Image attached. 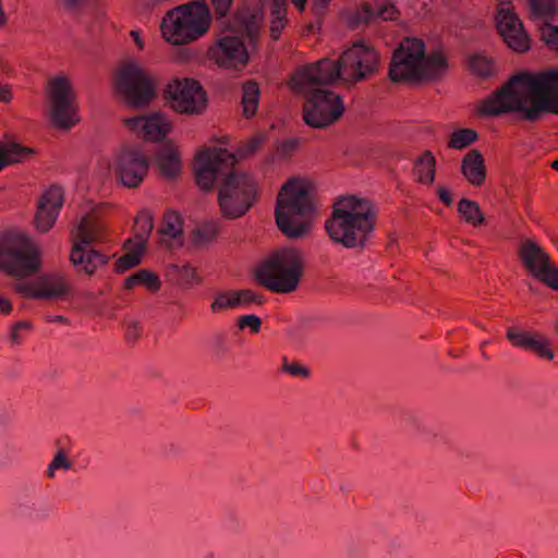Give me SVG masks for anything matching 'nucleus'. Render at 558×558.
<instances>
[{
    "instance_id": "nucleus-1",
    "label": "nucleus",
    "mask_w": 558,
    "mask_h": 558,
    "mask_svg": "<svg viewBox=\"0 0 558 558\" xmlns=\"http://www.w3.org/2000/svg\"><path fill=\"white\" fill-rule=\"evenodd\" d=\"M519 112L524 121H538L544 112L558 114V69L538 73L519 72L483 100L482 117Z\"/></svg>"
},
{
    "instance_id": "nucleus-2",
    "label": "nucleus",
    "mask_w": 558,
    "mask_h": 558,
    "mask_svg": "<svg viewBox=\"0 0 558 558\" xmlns=\"http://www.w3.org/2000/svg\"><path fill=\"white\" fill-rule=\"evenodd\" d=\"M376 218V207L371 199L340 196L325 221V231L333 243L363 251L375 230Z\"/></svg>"
},
{
    "instance_id": "nucleus-3",
    "label": "nucleus",
    "mask_w": 558,
    "mask_h": 558,
    "mask_svg": "<svg viewBox=\"0 0 558 558\" xmlns=\"http://www.w3.org/2000/svg\"><path fill=\"white\" fill-rule=\"evenodd\" d=\"M263 17V11L257 4L238 7L225 25V29L233 35L223 36L209 47L208 59L219 68L243 70L250 62L243 38L245 37L253 47L257 45Z\"/></svg>"
},
{
    "instance_id": "nucleus-4",
    "label": "nucleus",
    "mask_w": 558,
    "mask_h": 558,
    "mask_svg": "<svg viewBox=\"0 0 558 558\" xmlns=\"http://www.w3.org/2000/svg\"><path fill=\"white\" fill-rule=\"evenodd\" d=\"M315 210L314 201L307 189L292 178L281 186L277 195V227L288 239H303L311 232V218Z\"/></svg>"
},
{
    "instance_id": "nucleus-5",
    "label": "nucleus",
    "mask_w": 558,
    "mask_h": 558,
    "mask_svg": "<svg viewBox=\"0 0 558 558\" xmlns=\"http://www.w3.org/2000/svg\"><path fill=\"white\" fill-rule=\"evenodd\" d=\"M213 16L205 0H193L169 10L162 17L163 38L175 46L197 40L210 28Z\"/></svg>"
},
{
    "instance_id": "nucleus-6",
    "label": "nucleus",
    "mask_w": 558,
    "mask_h": 558,
    "mask_svg": "<svg viewBox=\"0 0 558 558\" xmlns=\"http://www.w3.org/2000/svg\"><path fill=\"white\" fill-rule=\"evenodd\" d=\"M304 274V258L295 247H282L269 255L256 271L259 284L276 293H291Z\"/></svg>"
},
{
    "instance_id": "nucleus-7",
    "label": "nucleus",
    "mask_w": 558,
    "mask_h": 558,
    "mask_svg": "<svg viewBox=\"0 0 558 558\" xmlns=\"http://www.w3.org/2000/svg\"><path fill=\"white\" fill-rule=\"evenodd\" d=\"M41 267L38 245L26 234H0V269L13 278L31 277Z\"/></svg>"
},
{
    "instance_id": "nucleus-8",
    "label": "nucleus",
    "mask_w": 558,
    "mask_h": 558,
    "mask_svg": "<svg viewBox=\"0 0 558 558\" xmlns=\"http://www.w3.org/2000/svg\"><path fill=\"white\" fill-rule=\"evenodd\" d=\"M218 185V205L226 219L245 216L258 201V184L248 173L235 170L233 166Z\"/></svg>"
},
{
    "instance_id": "nucleus-9",
    "label": "nucleus",
    "mask_w": 558,
    "mask_h": 558,
    "mask_svg": "<svg viewBox=\"0 0 558 558\" xmlns=\"http://www.w3.org/2000/svg\"><path fill=\"white\" fill-rule=\"evenodd\" d=\"M113 86L117 95L131 108H145L156 96L151 73L133 60L121 64L114 75Z\"/></svg>"
},
{
    "instance_id": "nucleus-10",
    "label": "nucleus",
    "mask_w": 558,
    "mask_h": 558,
    "mask_svg": "<svg viewBox=\"0 0 558 558\" xmlns=\"http://www.w3.org/2000/svg\"><path fill=\"white\" fill-rule=\"evenodd\" d=\"M305 97L303 120L314 129H325L337 122L344 112L342 97L326 88L311 87L306 90H294Z\"/></svg>"
},
{
    "instance_id": "nucleus-11",
    "label": "nucleus",
    "mask_w": 558,
    "mask_h": 558,
    "mask_svg": "<svg viewBox=\"0 0 558 558\" xmlns=\"http://www.w3.org/2000/svg\"><path fill=\"white\" fill-rule=\"evenodd\" d=\"M47 97L50 106L49 119L56 129L68 131L80 122L76 94L66 76L59 75L49 81Z\"/></svg>"
},
{
    "instance_id": "nucleus-12",
    "label": "nucleus",
    "mask_w": 558,
    "mask_h": 558,
    "mask_svg": "<svg viewBox=\"0 0 558 558\" xmlns=\"http://www.w3.org/2000/svg\"><path fill=\"white\" fill-rule=\"evenodd\" d=\"M425 44L415 37H405L393 50L389 64L388 77L392 83L420 82L421 61Z\"/></svg>"
},
{
    "instance_id": "nucleus-13",
    "label": "nucleus",
    "mask_w": 558,
    "mask_h": 558,
    "mask_svg": "<svg viewBox=\"0 0 558 558\" xmlns=\"http://www.w3.org/2000/svg\"><path fill=\"white\" fill-rule=\"evenodd\" d=\"M195 182L197 186L205 193L214 187V183L218 185L226 178L229 170L236 165V157L227 148L206 147L201 149L196 157Z\"/></svg>"
},
{
    "instance_id": "nucleus-14",
    "label": "nucleus",
    "mask_w": 558,
    "mask_h": 558,
    "mask_svg": "<svg viewBox=\"0 0 558 558\" xmlns=\"http://www.w3.org/2000/svg\"><path fill=\"white\" fill-rule=\"evenodd\" d=\"M165 98L171 101V108L175 112L186 116H199L208 106L206 90L192 77L172 78L166 85Z\"/></svg>"
},
{
    "instance_id": "nucleus-15",
    "label": "nucleus",
    "mask_w": 558,
    "mask_h": 558,
    "mask_svg": "<svg viewBox=\"0 0 558 558\" xmlns=\"http://www.w3.org/2000/svg\"><path fill=\"white\" fill-rule=\"evenodd\" d=\"M343 68L340 58H323L295 70L290 86L293 90H306L311 87L325 88L342 77Z\"/></svg>"
},
{
    "instance_id": "nucleus-16",
    "label": "nucleus",
    "mask_w": 558,
    "mask_h": 558,
    "mask_svg": "<svg viewBox=\"0 0 558 558\" xmlns=\"http://www.w3.org/2000/svg\"><path fill=\"white\" fill-rule=\"evenodd\" d=\"M518 257L524 269L538 281L558 291V267L534 240H525L518 247Z\"/></svg>"
},
{
    "instance_id": "nucleus-17",
    "label": "nucleus",
    "mask_w": 558,
    "mask_h": 558,
    "mask_svg": "<svg viewBox=\"0 0 558 558\" xmlns=\"http://www.w3.org/2000/svg\"><path fill=\"white\" fill-rule=\"evenodd\" d=\"M340 60L343 71H347L345 81L350 83L368 80L378 71V53L363 40L353 43L341 53Z\"/></svg>"
},
{
    "instance_id": "nucleus-18",
    "label": "nucleus",
    "mask_w": 558,
    "mask_h": 558,
    "mask_svg": "<svg viewBox=\"0 0 558 558\" xmlns=\"http://www.w3.org/2000/svg\"><path fill=\"white\" fill-rule=\"evenodd\" d=\"M149 161L137 145H123L114 157V173L120 182L136 189L148 173Z\"/></svg>"
},
{
    "instance_id": "nucleus-19",
    "label": "nucleus",
    "mask_w": 558,
    "mask_h": 558,
    "mask_svg": "<svg viewBox=\"0 0 558 558\" xmlns=\"http://www.w3.org/2000/svg\"><path fill=\"white\" fill-rule=\"evenodd\" d=\"M495 20L497 31L509 48L519 53L530 50V37L512 9L499 8Z\"/></svg>"
},
{
    "instance_id": "nucleus-20",
    "label": "nucleus",
    "mask_w": 558,
    "mask_h": 558,
    "mask_svg": "<svg viewBox=\"0 0 558 558\" xmlns=\"http://www.w3.org/2000/svg\"><path fill=\"white\" fill-rule=\"evenodd\" d=\"M63 202V190L54 184L39 196L33 219V226L38 232L47 233L53 228Z\"/></svg>"
},
{
    "instance_id": "nucleus-21",
    "label": "nucleus",
    "mask_w": 558,
    "mask_h": 558,
    "mask_svg": "<svg viewBox=\"0 0 558 558\" xmlns=\"http://www.w3.org/2000/svg\"><path fill=\"white\" fill-rule=\"evenodd\" d=\"M69 259L77 275L92 278L109 264L111 256L93 246L72 243Z\"/></svg>"
},
{
    "instance_id": "nucleus-22",
    "label": "nucleus",
    "mask_w": 558,
    "mask_h": 558,
    "mask_svg": "<svg viewBox=\"0 0 558 558\" xmlns=\"http://www.w3.org/2000/svg\"><path fill=\"white\" fill-rule=\"evenodd\" d=\"M98 207L93 208L90 213L81 218L75 230L71 232L72 243L92 246L94 243L105 241L106 227L98 219Z\"/></svg>"
},
{
    "instance_id": "nucleus-23",
    "label": "nucleus",
    "mask_w": 558,
    "mask_h": 558,
    "mask_svg": "<svg viewBox=\"0 0 558 558\" xmlns=\"http://www.w3.org/2000/svg\"><path fill=\"white\" fill-rule=\"evenodd\" d=\"M460 171L469 184L474 187L483 186L487 178L483 154L476 148L469 150L461 160Z\"/></svg>"
},
{
    "instance_id": "nucleus-24",
    "label": "nucleus",
    "mask_w": 558,
    "mask_h": 558,
    "mask_svg": "<svg viewBox=\"0 0 558 558\" xmlns=\"http://www.w3.org/2000/svg\"><path fill=\"white\" fill-rule=\"evenodd\" d=\"M156 163L160 173L167 179H174L181 172V159L178 148L167 141L156 153Z\"/></svg>"
},
{
    "instance_id": "nucleus-25",
    "label": "nucleus",
    "mask_w": 558,
    "mask_h": 558,
    "mask_svg": "<svg viewBox=\"0 0 558 558\" xmlns=\"http://www.w3.org/2000/svg\"><path fill=\"white\" fill-rule=\"evenodd\" d=\"M449 65L445 53L437 49L430 51L428 54L424 53L421 61V76L422 81H437L441 78L447 72Z\"/></svg>"
},
{
    "instance_id": "nucleus-26",
    "label": "nucleus",
    "mask_w": 558,
    "mask_h": 558,
    "mask_svg": "<svg viewBox=\"0 0 558 558\" xmlns=\"http://www.w3.org/2000/svg\"><path fill=\"white\" fill-rule=\"evenodd\" d=\"M436 158L430 150H424L414 161L416 182L433 185L436 178Z\"/></svg>"
},
{
    "instance_id": "nucleus-27",
    "label": "nucleus",
    "mask_w": 558,
    "mask_h": 558,
    "mask_svg": "<svg viewBox=\"0 0 558 558\" xmlns=\"http://www.w3.org/2000/svg\"><path fill=\"white\" fill-rule=\"evenodd\" d=\"M123 248L129 250V252L119 257L113 265V270L118 274L138 266L142 262V256L146 252L145 244L134 243L132 239H128L124 242Z\"/></svg>"
},
{
    "instance_id": "nucleus-28",
    "label": "nucleus",
    "mask_w": 558,
    "mask_h": 558,
    "mask_svg": "<svg viewBox=\"0 0 558 558\" xmlns=\"http://www.w3.org/2000/svg\"><path fill=\"white\" fill-rule=\"evenodd\" d=\"M157 232L160 236V242L167 243V245H171V240L182 238L183 228L180 215L173 210H167L162 216Z\"/></svg>"
},
{
    "instance_id": "nucleus-29",
    "label": "nucleus",
    "mask_w": 558,
    "mask_h": 558,
    "mask_svg": "<svg viewBox=\"0 0 558 558\" xmlns=\"http://www.w3.org/2000/svg\"><path fill=\"white\" fill-rule=\"evenodd\" d=\"M34 154L35 151L33 148L22 146L19 143L0 142V171L7 166L22 162Z\"/></svg>"
},
{
    "instance_id": "nucleus-30",
    "label": "nucleus",
    "mask_w": 558,
    "mask_h": 558,
    "mask_svg": "<svg viewBox=\"0 0 558 558\" xmlns=\"http://www.w3.org/2000/svg\"><path fill=\"white\" fill-rule=\"evenodd\" d=\"M41 293H37L43 299H58L68 293L65 279L58 274L44 275L38 280Z\"/></svg>"
},
{
    "instance_id": "nucleus-31",
    "label": "nucleus",
    "mask_w": 558,
    "mask_h": 558,
    "mask_svg": "<svg viewBox=\"0 0 558 558\" xmlns=\"http://www.w3.org/2000/svg\"><path fill=\"white\" fill-rule=\"evenodd\" d=\"M143 128V138L151 142L161 141L171 131V124L159 113L145 116Z\"/></svg>"
},
{
    "instance_id": "nucleus-32",
    "label": "nucleus",
    "mask_w": 558,
    "mask_h": 558,
    "mask_svg": "<svg viewBox=\"0 0 558 558\" xmlns=\"http://www.w3.org/2000/svg\"><path fill=\"white\" fill-rule=\"evenodd\" d=\"M220 231L221 226L218 221H205L191 232V243L194 247L202 248L216 241Z\"/></svg>"
},
{
    "instance_id": "nucleus-33",
    "label": "nucleus",
    "mask_w": 558,
    "mask_h": 558,
    "mask_svg": "<svg viewBox=\"0 0 558 558\" xmlns=\"http://www.w3.org/2000/svg\"><path fill=\"white\" fill-rule=\"evenodd\" d=\"M136 286H144L148 291L157 292L161 287V281L155 272L148 269H140L124 280V289L126 290Z\"/></svg>"
},
{
    "instance_id": "nucleus-34",
    "label": "nucleus",
    "mask_w": 558,
    "mask_h": 558,
    "mask_svg": "<svg viewBox=\"0 0 558 558\" xmlns=\"http://www.w3.org/2000/svg\"><path fill=\"white\" fill-rule=\"evenodd\" d=\"M242 110L246 119L255 116L258 108L260 89L255 81H247L242 86Z\"/></svg>"
},
{
    "instance_id": "nucleus-35",
    "label": "nucleus",
    "mask_w": 558,
    "mask_h": 558,
    "mask_svg": "<svg viewBox=\"0 0 558 558\" xmlns=\"http://www.w3.org/2000/svg\"><path fill=\"white\" fill-rule=\"evenodd\" d=\"M457 207L458 213L462 216L466 223L477 227L486 222L484 213L482 211L478 203L475 201L461 198Z\"/></svg>"
},
{
    "instance_id": "nucleus-36",
    "label": "nucleus",
    "mask_w": 558,
    "mask_h": 558,
    "mask_svg": "<svg viewBox=\"0 0 558 558\" xmlns=\"http://www.w3.org/2000/svg\"><path fill=\"white\" fill-rule=\"evenodd\" d=\"M154 229V215L148 209H142L134 219L135 243H143L147 246V240Z\"/></svg>"
},
{
    "instance_id": "nucleus-37",
    "label": "nucleus",
    "mask_w": 558,
    "mask_h": 558,
    "mask_svg": "<svg viewBox=\"0 0 558 558\" xmlns=\"http://www.w3.org/2000/svg\"><path fill=\"white\" fill-rule=\"evenodd\" d=\"M478 138V134L473 129H459L453 131L447 143V146L451 149H464Z\"/></svg>"
},
{
    "instance_id": "nucleus-38",
    "label": "nucleus",
    "mask_w": 558,
    "mask_h": 558,
    "mask_svg": "<svg viewBox=\"0 0 558 558\" xmlns=\"http://www.w3.org/2000/svg\"><path fill=\"white\" fill-rule=\"evenodd\" d=\"M374 7L371 2H363L355 12L349 16V26L351 28H357L361 25L368 26L375 23Z\"/></svg>"
},
{
    "instance_id": "nucleus-39",
    "label": "nucleus",
    "mask_w": 558,
    "mask_h": 558,
    "mask_svg": "<svg viewBox=\"0 0 558 558\" xmlns=\"http://www.w3.org/2000/svg\"><path fill=\"white\" fill-rule=\"evenodd\" d=\"M468 65L470 71L480 77H489L493 74V60L482 53L470 56Z\"/></svg>"
},
{
    "instance_id": "nucleus-40",
    "label": "nucleus",
    "mask_w": 558,
    "mask_h": 558,
    "mask_svg": "<svg viewBox=\"0 0 558 558\" xmlns=\"http://www.w3.org/2000/svg\"><path fill=\"white\" fill-rule=\"evenodd\" d=\"M527 350L534 352L539 357L547 359L549 361L555 356L549 339L537 332H534Z\"/></svg>"
},
{
    "instance_id": "nucleus-41",
    "label": "nucleus",
    "mask_w": 558,
    "mask_h": 558,
    "mask_svg": "<svg viewBox=\"0 0 558 558\" xmlns=\"http://www.w3.org/2000/svg\"><path fill=\"white\" fill-rule=\"evenodd\" d=\"M373 7L375 21L378 19L383 21H397L400 15V11L391 0H375Z\"/></svg>"
},
{
    "instance_id": "nucleus-42",
    "label": "nucleus",
    "mask_w": 558,
    "mask_h": 558,
    "mask_svg": "<svg viewBox=\"0 0 558 558\" xmlns=\"http://www.w3.org/2000/svg\"><path fill=\"white\" fill-rule=\"evenodd\" d=\"M531 15L535 19L551 16L557 13L558 0H530Z\"/></svg>"
},
{
    "instance_id": "nucleus-43",
    "label": "nucleus",
    "mask_w": 558,
    "mask_h": 558,
    "mask_svg": "<svg viewBox=\"0 0 558 558\" xmlns=\"http://www.w3.org/2000/svg\"><path fill=\"white\" fill-rule=\"evenodd\" d=\"M265 141L266 136L264 134H256L242 146H240L235 153H232L236 157V163L239 160L254 155L264 145Z\"/></svg>"
},
{
    "instance_id": "nucleus-44",
    "label": "nucleus",
    "mask_w": 558,
    "mask_h": 558,
    "mask_svg": "<svg viewBox=\"0 0 558 558\" xmlns=\"http://www.w3.org/2000/svg\"><path fill=\"white\" fill-rule=\"evenodd\" d=\"M234 301L236 306H246L251 304L262 305L265 303L263 294L256 293L250 289L234 290Z\"/></svg>"
},
{
    "instance_id": "nucleus-45",
    "label": "nucleus",
    "mask_w": 558,
    "mask_h": 558,
    "mask_svg": "<svg viewBox=\"0 0 558 558\" xmlns=\"http://www.w3.org/2000/svg\"><path fill=\"white\" fill-rule=\"evenodd\" d=\"M534 332L519 331L515 328H508L507 338L509 341L518 348L527 350L533 338Z\"/></svg>"
},
{
    "instance_id": "nucleus-46",
    "label": "nucleus",
    "mask_w": 558,
    "mask_h": 558,
    "mask_svg": "<svg viewBox=\"0 0 558 558\" xmlns=\"http://www.w3.org/2000/svg\"><path fill=\"white\" fill-rule=\"evenodd\" d=\"M235 307L234 290L228 292L217 293L214 302L210 305L213 312H219L226 308Z\"/></svg>"
},
{
    "instance_id": "nucleus-47",
    "label": "nucleus",
    "mask_w": 558,
    "mask_h": 558,
    "mask_svg": "<svg viewBox=\"0 0 558 558\" xmlns=\"http://www.w3.org/2000/svg\"><path fill=\"white\" fill-rule=\"evenodd\" d=\"M541 38L545 45L558 52V27L545 23L541 27Z\"/></svg>"
},
{
    "instance_id": "nucleus-48",
    "label": "nucleus",
    "mask_w": 558,
    "mask_h": 558,
    "mask_svg": "<svg viewBox=\"0 0 558 558\" xmlns=\"http://www.w3.org/2000/svg\"><path fill=\"white\" fill-rule=\"evenodd\" d=\"M61 468L64 470H70L72 468L71 461L68 459L63 450H59L49 464L48 476L52 477L54 475V471Z\"/></svg>"
},
{
    "instance_id": "nucleus-49",
    "label": "nucleus",
    "mask_w": 558,
    "mask_h": 558,
    "mask_svg": "<svg viewBox=\"0 0 558 558\" xmlns=\"http://www.w3.org/2000/svg\"><path fill=\"white\" fill-rule=\"evenodd\" d=\"M300 145V138H288L279 143V145L277 146V151L280 156L288 157L295 153L299 149Z\"/></svg>"
},
{
    "instance_id": "nucleus-50",
    "label": "nucleus",
    "mask_w": 558,
    "mask_h": 558,
    "mask_svg": "<svg viewBox=\"0 0 558 558\" xmlns=\"http://www.w3.org/2000/svg\"><path fill=\"white\" fill-rule=\"evenodd\" d=\"M262 320L256 315H244L238 319V327L240 329L250 328L253 333H257L260 329Z\"/></svg>"
},
{
    "instance_id": "nucleus-51",
    "label": "nucleus",
    "mask_w": 558,
    "mask_h": 558,
    "mask_svg": "<svg viewBox=\"0 0 558 558\" xmlns=\"http://www.w3.org/2000/svg\"><path fill=\"white\" fill-rule=\"evenodd\" d=\"M233 0H211L215 17L217 21L226 19L230 12Z\"/></svg>"
},
{
    "instance_id": "nucleus-52",
    "label": "nucleus",
    "mask_w": 558,
    "mask_h": 558,
    "mask_svg": "<svg viewBox=\"0 0 558 558\" xmlns=\"http://www.w3.org/2000/svg\"><path fill=\"white\" fill-rule=\"evenodd\" d=\"M144 121H145V116H137V117L124 119L123 123L130 131L135 133L137 136L143 137L144 130H145L143 128Z\"/></svg>"
},
{
    "instance_id": "nucleus-53",
    "label": "nucleus",
    "mask_w": 558,
    "mask_h": 558,
    "mask_svg": "<svg viewBox=\"0 0 558 558\" xmlns=\"http://www.w3.org/2000/svg\"><path fill=\"white\" fill-rule=\"evenodd\" d=\"M15 290L27 299H43V296L37 295V293H41L38 283L36 286L29 283H19L15 286Z\"/></svg>"
},
{
    "instance_id": "nucleus-54",
    "label": "nucleus",
    "mask_w": 558,
    "mask_h": 558,
    "mask_svg": "<svg viewBox=\"0 0 558 558\" xmlns=\"http://www.w3.org/2000/svg\"><path fill=\"white\" fill-rule=\"evenodd\" d=\"M288 23H289L288 19L270 21L269 36L274 41L279 40L281 33L287 27Z\"/></svg>"
},
{
    "instance_id": "nucleus-55",
    "label": "nucleus",
    "mask_w": 558,
    "mask_h": 558,
    "mask_svg": "<svg viewBox=\"0 0 558 558\" xmlns=\"http://www.w3.org/2000/svg\"><path fill=\"white\" fill-rule=\"evenodd\" d=\"M282 371H284L293 376L307 377L310 375V371L299 363L289 364V363L284 362L282 365Z\"/></svg>"
},
{
    "instance_id": "nucleus-56",
    "label": "nucleus",
    "mask_w": 558,
    "mask_h": 558,
    "mask_svg": "<svg viewBox=\"0 0 558 558\" xmlns=\"http://www.w3.org/2000/svg\"><path fill=\"white\" fill-rule=\"evenodd\" d=\"M437 195L439 197V199L447 206V207H450L452 205V196H451V193L450 191L444 186V185H439L437 187Z\"/></svg>"
},
{
    "instance_id": "nucleus-57",
    "label": "nucleus",
    "mask_w": 558,
    "mask_h": 558,
    "mask_svg": "<svg viewBox=\"0 0 558 558\" xmlns=\"http://www.w3.org/2000/svg\"><path fill=\"white\" fill-rule=\"evenodd\" d=\"M171 267L181 272L186 279H192L196 275L195 268H193L190 264H184L182 266L172 265Z\"/></svg>"
},
{
    "instance_id": "nucleus-58",
    "label": "nucleus",
    "mask_w": 558,
    "mask_h": 558,
    "mask_svg": "<svg viewBox=\"0 0 558 558\" xmlns=\"http://www.w3.org/2000/svg\"><path fill=\"white\" fill-rule=\"evenodd\" d=\"M329 0H314L312 5V11L316 15H322L327 8Z\"/></svg>"
},
{
    "instance_id": "nucleus-59",
    "label": "nucleus",
    "mask_w": 558,
    "mask_h": 558,
    "mask_svg": "<svg viewBox=\"0 0 558 558\" xmlns=\"http://www.w3.org/2000/svg\"><path fill=\"white\" fill-rule=\"evenodd\" d=\"M69 11L77 10L84 2V0H58Z\"/></svg>"
},
{
    "instance_id": "nucleus-60",
    "label": "nucleus",
    "mask_w": 558,
    "mask_h": 558,
    "mask_svg": "<svg viewBox=\"0 0 558 558\" xmlns=\"http://www.w3.org/2000/svg\"><path fill=\"white\" fill-rule=\"evenodd\" d=\"M12 99V93L9 85H0V101L10 102Z\"/></svg>"
},
{
    "instance_id": "nucleus-61",
    "label": "nucleus",
    "mask_w": 558,
    "mask_h": 558,
    "mask_svg": "<svg viewBox=\"0 0 558 558\" xmlns=\"http://www.w3.org/2000/svg\"><path fill=\"white\" fill-rule=\"evenodd\" d=\"M141 328L138 327L137 323H131L128 327V338L130 339H137L140 336Z\"/></svg>"
},
{
    "instance_id": "nucleus-62",
    "label": "nucleus",
    "mask_w": 558,
    "mask_h": 558,
    "mask_svg": "<svg viewBox=\"0 0 558 558\" xmlns=\"http://www.w3.org/2000/svg\"><path fill=\"white\" fill-rule=\"evenodd\" d=\"M11 311H12L11 302L4 296H0V313L8 315Z\"/></svg>"
},
{
    "instance_id": "nucleus-63",
    "label": "nucleus",
    "mask_w": 558,
    "mask_h": 558,
    "mask_svg": "<svg viewBox=\"0 0 558 558\" xmlns=\"http://www.w3.org/2000/svg\"><path fill=\"white\" fill-rule=\"evenodd\" d=\"M287 13L288 10H270V21L288 19Z\"/></svg>"
},
{
    "instance_id": "nucleus-64",
    "label": "nucleus",
    "mask_w": 558,
    "mask_h": 558,
    "mask_svg": "<svg viewBox=\"0 0 558 558\" xmlns=\"http://www.w3.org/2000/svg\"><path fill=\"white\" fill-rule=\"evenodd\" d=\"M270 10H288L287 0H271Z\"/></svg>"
}]
</instances>
